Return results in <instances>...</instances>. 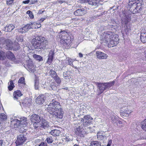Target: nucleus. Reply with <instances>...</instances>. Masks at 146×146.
<instances>
[{
	"label": "nucleus",
	"mask_w": 146,
	"mask_h": 146,
	"mask_svg": "<svg viewBox=\"0 0 146 146\" xmlns=\"http://www.w3.org/2000/svg\"><path fill=\"white\" fill-rule=\"evenodd\" d=\"M75 133L76 135L79 136L83 137L84 136L85 132L82 127L81 126H79L75 129Z\"/></svg>",
	"instance_id": "f8f14e48"
},
{
	"label": "nucleus",
	"mask_w": 146,
	"mask_h": 146,
	"mask_svg": "<svg viewBox=\"0 0 146 146\" xmlns=\"http://www.w3.org/2000/svg\"><path fill=\"white\" fill-rule=\"evenodd\" d=\"M106 29V27L104 26H101L99 28V31H102L105 29Z\"/></svg>",
	"instance_id": "de8ad7c7"
},
{
	"label": "nucleus",
	"mask_w": 146,
	"mask_h": 146,
	"mask_svg": "<svg viewBox=\"0 0 146 146\" xmlns=\"http://www.w3.org/2000/svg\"><path fill=\"white\" fill-rule=\"evenodd\" d=\"M68 74H63L64 77V78L66 79H69V76L67 75Z\"/></svg>",
	"instance_id": "5fc2aeb1"
},
{
	"label": "nucleus",
	"mask_w": 146,
	"mask_h": 146,
	"mask_svg": "<svg viewBox=\"0 0 146 146\" xmlns=\"http://www.w3.org/2000/svg\"><path fill=\"white\" fill-rule=\"evenodd\" d=\"M53 59V58H51V57H48V60L47 61V63L48 64L50 65L52 62V61Z\"/></svg>",
	"instance_id": "c03bdc74"
},
{
	"label": "nucleus",
	"mask_w": 146,
	"mask_h": 146,
	"mask_svg": "<svg viewBox=\"0 0 146 146\" xmlns=\"http://www.w3.org/2000/svg\"><path fill=\"white\" fill-rule=\"evenodd\" d=\"M24 28L26 31V32L31 29V27H30V24H27L24 26Z\"/></svg>",
	"instance_id": "e433bc0d"
},
{
	"label": "nucleus",
	"mask_w": 146,
	"mask_h": 146,
	"mask_svg": "<svg viewBox=\"0 0 146 146\" xmlns=\"http://www.w3.org/2000/svg\"><path fill=\"white\" fill-rule=\"evenodd\" d=\"M5 44L6 45L8 49L12 50L13 48V47L12 45V42L11 40L7 39L5 40Z\"/></svg>",
	"instance_id": "4be33fe9"
},
{
	"label": "nucleus",
	"mask_w": 146,
	"mask_h": 146,
	"mask_svg": "<svg viewBox=\"0 0 146 146\" xmlns=\"http://www.w3.org/2000/svg\"><path fill=\"white\" fill-rule=\"evenodd\" d=\"M39 146H47V144L44 142L41 143Z\"/></svg>",
	"instance_id": "6e6d98bb"
},
{
	"label": "nucleus",
	"mask_w": 146,
	"mask_h": 146,
	"mask_svg": "<svg viewBox=\"0 0 146 146\" xmlns=\"http://www.w3.org/2000/svg\"><path fill=\"white\" fill-rule=\"evenodd\" d=\"M111 143H112V140H109L107 145H108V146H110L111 145Z\"/></svg>",
	"instance_id": "bf43d9fd"
},
{
	"label": "nucleus",
	"mask_w": 146,
	"mask_h": 146,
	"mask_svg": "<svg viewBox=\"0 0 146 146\" xmlns=\"http://www.w3.org/2000/svg\"><path fill=\"white\" fill-rule=\"evenodd\" d=\"M97 136L98 139L100 140H103L106 137L105 136L103 135L100 133H98Z\"/></svg>",
	"instance_id": "c756f323"
},
{
	"label": "nucleus",
	"mask_w": 146,
	"mask_h": 146,
	"mask_svg": "<svg viewBox=\"0 0 146 146\" xmlns=\"http://www.w3.org/2000/svg\"><path fill=\"white\" fill-rule=\"evenodd\" d=\"M91 146H100L101 143L100 141H92L90 143Z\"/></svg>",
	"instance_id": "a878e982"
},
{
	"label": "nucleus",
	"mask_w": 146,
	"mask_h": 146,
	"mask_svg": "<svg viewBox=\"0 0 146 146\" xmlns=\"http://www.w3.org/2000/svg\"><path fill=\"white\" fill-rule=\"evenodd\" d=\"M117 117L115 115H112L111 117V119L112 121L114 123H117Z\"/></svg>",
	"instance_id": "72a5a7b5"
},
{
	"label": "nucleus",
	"mask_w": 146,
	"mask_h": 146,
	"mask_svg": "<svg viewBox=\"0 0 146 146\" xmlns=\"http://www.w3.org/2000/svg\"><path fill=\"white\" fill-rule=\"evenodd\" d=\"M15 31H17L21 33H25L26 32V31L24 28V27H23L20 29H16Z\"/></svg>",
	"instance_id": "7c9ffc66"
},
{
	"label": "nucleus",
	"mask_w": 146,
	"mask_h": 146,
	"mask_svg": "<svg viewBox=\"0 0 146 146\" xmlns=\"http://www.w3.org/2000/svg\"><path fill=\"white\" fill-rule=\"evenodd\" d=\"M142 0H132L129 3L130 6L129 10L132 13L135 14L141 11Z\"/></svg>",
	"instance_id": "7ed1b4c3"
},
{
	"label": "nucleus",
	"mask_w": 146,
	"mask_h": 146,
	"mask_svg": "<svg viewBox=\"0 0 146 146\" xmlns=\"http://www.w3.org/2000/svg\"><path fill=\"white\" fill-rule=\"evenodd\" d=\"M88 2V3L89 4L92 5L93 0L90 1V0H89V2H88Z\"/></svg>",
	"instance_id": "052dcab7"
},
{
	"label": "nucleus",
	"mask_w": 146,
	"mask_h": 146,
	"mask_svg": "<svg viewBox=\"0 0 146 146\" xmlns=\"http://www.w3.org/2000/svg\"><path fill=\"white\" fill-rule=\"evenodd\" d=\"M79 57H82L83 56V54L81 53H79Z\"/></svg>",
	"instance_id": "0e129e2a"
},
{
	"label": "nucleus",
	"mask_w": 146,
	"mask_h": 146,
	"mask_svg": "<svg viewBox=\"0 0 146 146\" xmlns=\"http://www.w3.org/2000/svg\"><path fill=\"white\" fill-rule=\"evenodd\" d=\"M86 11L83 9H79L75 11L74 13V14L75 15L80 16L84 15Z\"/></svg>",
	"instance_id": "6ab92c4d"
},
{
	"label": "nucleus",
	"mask_w": 146,
	"mask_h": 146,
	"mask_svg": "<svg viewBox=\"0 0 146 146\" xmlns=\"http://www.w3.org/2000/svg\"><path fill=\"white\" fill-rule=\"evenodd\" d=\"M20 49V46L19 45H18L16 48H14L13 49V50L15 51L18 50Z\"/></svg>",
	"instance_id": "864d4df0"
},
{
	"label": "nucleus",
	"mask_w": 146,
	"mask_h": 146,
	"mask_svg": "<svg viewBox=\"0 0 146 146\" xmlns=\"http://www.w3.org/2000/svg\"><path fill=\"white\" fill-rule=\"evenodd\" d=\"M100 2L99 0H93L92 5L96 6Z\"/></svg>",
	"instance_id": "a18cd8bd"
},
{
	"label": "nucleus",
	"mask_w": 146,
	"mask_h": 146,
	"mask_svg": "<svg viewBox=\"0 0 146 146\" xmlns=\"http://www.w3.org/2000/svg\"><path fill=\"white\" fill-rule=\"evenodd\" d=\"M3 143V141L2 140H0V146H2Z\"/></svg>",
	"instance_id": "774afa93"
},
{
	"label": "nucleus",
	"mask_w": 146,
	"mask_h": 146,
	"mask_svg": "<svg viewBox=\"0 0 146 146\" xmlns=\"http://www.w3.org/2000/svg\"><path fill=\"white\" fill-rule=\"evenodd\" d=\"M48 41L45 38L42 36H37V50L45 48ZM38 50H37V51Z\"/></svg>",
	"instance_id": "0eeeda50"
},
{
	"label": "nucleus",
	"mask_w": 146,
	"mask_h": 146,
	"mask_svg": "<svg viewBox=\"0 0 146 146\" xmlns=\"http://www.w3.org/2000/svg\"><path fill=\"white\" fill-rule=\"evenodd\" d=\"M37 60H38V62H42L43 61L42 57L40 55H37Z\"/></svg>",
	"instance_id": "49530a36"
},
{
	"label": "nucleus",
	"mask_w": 146,
	"mask_h": 146,
	"mask_svg": "<svg viewBox=\"0 0 146 146\" xmlns=\"http://www.w3.org/2000/svg\"><path fill=\"white\" fill-rule=\"evenodd\" d=\"M44 11H45L44 10H42V9H41L39 11L38 13L39 14H41Z\"/></svg>",
	"instance_id": "13d9d810"
},
{
	"label": "nucleus",
	"mask_w": 146,
	"mask_h": 146,
	"mask_svg": "<svg viewBox=\"0 0 146 146\" xmlns=\"http://www.w3.org/2000/svg\"><path fill=\"white\" fill-rule=\"evenodd\" d=\"M13 0H8L7 1V5H11L13 2Z\"/></svg>",
	"instance_id": "3c124183"
},
{
	"label": "nucleus",
	"mask_w": 146,
	"mask_h": 146,
	"mask_svg": "<svg viewBox=\"0 0 146 146\" xmlns=\"http://www.w3.org/2000/svg\"><path fill=\"white\" fill-rule=\"evenodd\" d=\"M141 127L144 130L146 131V119L142 122Z\"/></svg>",
	"instance_id": "c9c22d12"
},
{
	"label": "nucleus",
	"mask_w": 146,
	"mask_h": 146,
	"mask_svg": "<svg viewBox=\"0 0 146 146\" xmlns=\"http://www.w3.org/2000/svg\"><path fill=\"white\" fill-rule=\"evenodd\" d=\"M64 2H65V1H63L62 0H59L58 1V2L59 3H60V4H62V3H64Z\"/></svg>",
	"instance_id": "e2e57ef3"
},
{
	"label": "nucleus",
	"mask_w": 146,
	"mask_h": 146,
	"mask_svg": "<svg viewBox=\"0 0 146 146\" xmlns=\"http://www.w3.org/2000/svg\"><path fill=\"white\" fill-rule=\"evenodd\" d=\"M5 56V53L2 50H0V60L2 59Z\"/></svg>",
	"instance_id": "79ce46f5"
},
{
	"label": "nucleus",
	"mask_w": 146,
	"mask_h": 146,
	"mask_svg": "<svg viewBox=\"0 0 146 146\" xmlns=\"http://www.w3.org/2000/svg\"><path fill=\"white\" fill-rule=\"evenodd\" d=\"M126 122L124 121H118L117 123V125L119 127H121L123 126L124 125L126 124Z\"/></svg>",
	"instance_id": "2f4dec72"
},
{
	"label": "nucleus",
	"mask_w": 146,
	"mask_h": 146,
	"mask_svg": "<svg viewBox=\"0 0 146 146\" xmlns=\"http://www.w3.org/2000/svg\"><path fill=\"white\" fill-rule=\"evenodd\" d=\"M45 19V18H41L40 19V21L41 22H42Z\"/></svg>",
	"instance_id": "69168bd1"
},
{
	"label": "nucleus",
	"mask_w": 146,
	"mask_h": 146,
	"mask_svg": "<svg viewBox=\"0 0 146 146\" xmlns=\"http://www.w3.org/2000/svg\"><path fill=\"white\" fill-rule=\"evenodd\" d=\"M15 28V26L12 24L7 25L3 29L5 32H10Z\"/></svg>",
	"instance_id": "f3484780"
},
{
	"label": "nucleus",
	"mask_w": 146,
	"mask_h": 146,
	"mask_svg": "<svg viewBox=\"0 0 146 146\" xmlns=\"http://www.w3.org/2000/svg\"><path fill=\"white\" fill-rule=\"evenodd\" d=\"M89 0H80L79 2L81 3H84L89 2Z\"/></svg>",
	"instance_id": "603ef678"
},
{
	"label": "nucleus",
	"mask_w": 146,
	"mask_h": 146,
	"mask_svg": "<svg viewBox=\"0 0 146 146\" xmlns=\"http://www.w3.org/2000/svg\"><path fill=\"white\" fill-rule=\"evenodd\" d=\"M17 38L18 42H22L23 40V39L22 36H20L18 37Z\"/></svg>",
	"instance_id": "8fccbe9b"
},
{
	"label": "nucleus",
	"mask_w": 146,
	"mask_h": 146,
	"mask_svg": "<svg viewBox=\"0 0 146 146\" xmlns=\"http://www.w3.org/2000/svg\"><path fill=\"white\" fill-rule=\"evenodd\" d=\"M45 98L43 95H41L37 97V104H42L44 102Z\"/></svg>",
	"instance_id": "aec40b11"
},
{
	"label": "nucleus",
	"mask_w": 146,
	"mask_h": 146,
	"mask_svg": "<svg viewBox=\"0 0 146 146\" xmlns=\"http://www.w3.org/2000/svg\"><path fill=\"white\" fill-rule=\"evenodd\" d=\"M39 24H38L37 23V28H39L41 26V25L40 24V23H39Z\"/></svg>",
	"instance_id": "680f3d73"
},
{
	"label": "nucleus",
	"mask_w": 146,
	"mask_h": 146,
	"mask_svg": "<svg viewBox=\"0 0 146 146\" xmlns=\"http://www.w3.org/2000/svg\"><path fill=\"white\" fill-rule=\"evenodd\" d=\"M26 138L23 134L19 135L17 137V139L15 142L17 146L21 145L25 141Z\"/></svg>",
	"instance_id": "9d476101"
},
{
	"label": "nucleus",
	"mask_w": 146,
	"mask_h": 146,
	"mask_svg": "<svg viewBox=\"0 0 146 146\" xmlns=\"http://www.w3.org/2000/svg\"><path fill=\"white\" fill-rule=\"evenodd\" d=\"M121 16L122 17L121 19L123 21L125 22V28L127 29L128 28L126 24L129 20V15L127 13H123L121 15Z\"/></svg>",
	"instance_id": "9b49d317"
},
{
	"label": "nucleus",
	"mask_w": 146,
	"mask_h": 146,
	"mask_svg": "<svg viewBox=\"0 0 146 146\" xmlns=\"http://www.w3.org/2000/svg\"><path fill=\"white\" fill-rule=\"evenodd\" d=\"M29 2V0H27L24 1H23V3L25 4H28Z\"/></svg>",
	"instance_id": "4d7b16f0"
},
{
	"label": "nucleus",
	"mask_w": 146,
	"mask_h": 146,
	"mask_svg": "<svg viewBox=\"0 0 146 146\" xmlns=\"http://www.w3.org/2000/svg\"><path fill=\"white\" fill-rule=\"evenodd\" d=\"M7 58L9 59L12 60H14L15 58L14 54L11 51H8L6 53Z\"/></svg>",
	"instance_id": "412c9836"
},
{
	"label": "nucleus",
	"mask_w": 146,
	"mask_h": 146,
	"mask_svg": "<svg viewBox=\"0 0 146 146\" xmlns=\"http://www.w3.org/2000/svg\"><path fill=\"white\" fill-rule=\"evenodd\" d=\"M31 120L32 123L31 124H33L35 129L36 128V115L35 114L32 115L31 116Z\"/></svg>",
	"instance_id": "a211bd4d"
},
{
	"label": "nucleus",
	"mask_w": 146,
	"mask_h": 146,
	"mask_svg": "<svg viewBox=\"0 0 146 146\" xmlns=\"http://www.w3.org/2000/svg\"><path fill=\"white\" fill-rule=\"evenodd\" d=\"M115 81H113L110 83H101L96 82V84L98 86V95H99L102 93L104 91L107 89L109 88L114 84Z\"/></svg>",
	"instance_id": "39448f33"
},
{
	"label": "nucleus",
	"mask_w": 146,
	"mask_h": 146,
	"mask_svg": "<svg viewBox=\"0 0 146 146\" xmlns=\"http://www.w3.org/2000/svg\"><path fill=\"white\" fill-rule=\"evenodd\" d=\"M60 133V130L56 129L52 130L50 132V134L54 136H59Z\"/></svg>",
	"instance_id": "b1692460"
},
{
	"label": "nucleus",
	"mask_w": 146,
	"mask_h": 146,
	"mask_svg": "<svg viewBox=\"0 0 146 146\" xmlns=\"http://www.w3.org/2000/svg\"><path fill=\"white\" fill-rule=\"evenodd\" d=\"M6 40H5L4 37H1L0 38V44H5V41Z\"/></svg>",
	"instance_id": "58836bf2"
},
{
	"label": "nucleus",
	"mask_w": 146,
	"mask_h": 146,
	"mask_svg": "<svg viewBox=\"0 0 146 146\" xmlns=\"http://www.w3.org/2000/svg\"><path fill=\"white\" fill-rule=\"evenodd\" d=\"M20 121L21 122V123L22 125L23 126L26 127L27 123V118L24 117H21L20 118Z\"/></svg>",
	"instance_id": "393cba45"
},
{
	"label": "nucleus",
	"mask_w": 146,
	"mask_h": 146,
	"mask_svg": "<svg viewBox=\"0 0 146 146\" xmlns=\"http://www.w3.org/2000/svg\"><path fill=\"white\" fill-rule=\"evenodd\" d=\"M25 67L29 72L32 73L35 72L36 69H34V66L33 65V62L31 60H29L27 62V65Z\"/></svg>",
	"instance_id": "1a4fd4ad"
},
{
	"label": "nucleus",
	"mask_w": 146,
	"mask_h": 146,
	"mask_svg": "<svg viewBox=\"0 0 146 146\" xmlns=\"http://www.w3.org/2000/svg\"><path fill=\"white\" fill-rule=\"evenodd\" d=\"M93 118L89 115H87L84 116L83 118L81 119V126L83 124L84 126L89 125L91 123V121L90 120H92Z\"/></svg>",
	"instance_id": "6e6552de"
},
{
	"label": "nucleus",
	"mask_w": 146,
	"mask_h": 146,
	"mask_svg": "<svg viewBox=\"0 0 146 146\" xmlns=\"http://www.w3.org/2000/svg\"><path fill=\"white\" fill-rule=\"evenodd\" d=\"M117 35H114L111 32L108 31L102 33L100 37L101 42L109 47H114L119 43V39L116 38Z\"/></svg>",
	"instance_id": "f257e3e1"
},
{
	"label": "nucleus",
	"mask_w": 146,
	"mask_h": 146,
	"mask_svg": "<svg viewBox=\"0 0 146 146\" xmlns=\"http://www.w3.org/2000/svg\"><path fill=\"white\" fill-rule=\"evenodd\" d=\"M59 37L61 39L60 42L63 45L64 47L67 49L70 47V45L71 43V38L66 32L64 31L60 33Z\"/></svg>",
	"instance_id": "20e7f679"
},
{
	"label": "nucleus",
	"mask_w": 146,
	"mask_h": 146,
	"mask_svg": "<svg viewBox=\"0 0 146 146\" xmlns=\"http://www.w3.org/2000/svg\"><path fill=\"white\" fill-rule=\"evenodd\" d=\"M9 86H8V88L9 91H11L12 90L15 86L14 85V83L12 80L10 81L8 83Z\"/></svg>",
	"instance_id": "c85d7f7f"
},
{
	"label": "nucleus",
	"mask_w": 146,
	"mask_h": 146,
	"mask_svg": "<svg viewBox=\"0 0 146 146\" xmlns=\"http://www.w3.org/2000/svg\"><path fill=\"white\" fill-rule=\"evenodd\" d=\"M27 13L28 15L31 18H33L34 17V16L33 13L30 11H28L27 12Z\"/></svg>",
	"instance_id": "4c0bfd02"
},
{
	"label": "nucleus",
	"mask_w": 146,
	"mask_h": 146,
	"mask_svg": "<svg viewBox=\"0 0 146 146\" xmlns=\"http://www.w3.org/2000/svg\"><path fill=\"white\" fill-rule=\"evenodd\" d=\"M7 119V116L3 113L0 114V121L3 122L5 121Z\"/></svg>",
	"instance_id": "cd10ccee"
},
{
	"label": "nucleus",
	"mask_w": 146,
	"mask_h": 146,
	"mask_svg": "<svg viewBox=\"0 0 146 146\" xmlns=\"http://www.w3.org/2000/svg\"><path fill=\"white\" fill-rule=\"evenodd\" d=\"M26 127L23 126V125L21 126L20 127L19 131L21 133H23L26 131Z\"/></svg>",
	"instance_id": "f704fd0d"
},
{
	"label": "nucleus",
	"mask_w": 146,
	"mask_h": 146,
	"mask_svg": "<svg viewBox=\"0 0 146 146\" xmlns=\"http://www.w3.org/2000/svg\"><path fill=\"white\" fill-rule=\"evenodd\" d=\"M38 112H40V113L37 115V125H40L41 128L45 129L47 128L49 126V122L43 118L40 114L43 115V112L41 110H38Z\"/></svg>",
	"instance_id": "423d86ee"
},
{
	"label": "nucleus",
	"mask_w": 146,
	"mask_h": 146,
	"mask_svg": "<svg viewBox=\"0 0 146 146\" xmlns=\"http://www.w3.org/2000/svg\"><path fill=\"white\" fill-rule=\"evenodd\" d=\"M96 53L97 58L99 59H106L108 56L106 53L99 51H96Z\"/></svg>",
	"instance_id": "ddd939ff"
},
{
	"label": "nucleus",
	"mask_w": 146,
	"mask_h": 146,
	"mask_svg": "<svg viewBox=\"0 0 146 146\" xmlns=\"http://www.w3.org/2000/svg\"><path fill=\"white\" fill-rule=\"evenodd\" d=\"M18 82L22 84H25V78L24 77H21L19 80Z\"/></svg>",
	"instance_id": "a19ab883"
},
{
	"label": "nucleus",
	"mask_w": 146,
	"mask_h": 146,
	"mask_svg": "<svg viewBox=\"0 0 146 146\" xmlns=\"http://www.w3.org/2000/svg\"><path fill=\"white\" fill-rule=\"evenodd\" d=\"M22 95V94L21 93V92L19 90H18L15 91L13 93V98L14 100H17L18 99L19 97Z\"/></svg>",
	"instance_id": "5701e85b"
},
{
	"label": "nucleus",
	"mask_w": 146,
	"mask_h": 146,
	"mask_svg": "<svg viewBox=\"0 0 146 146\" xmlns=\"http://www.w3.org/2000/svg\"><path fill=\"white\" fill-rule=\"evenodd\" d=\"M50 76L54 79L56 83L58 85H60L61 82V80L58 76L57 74H50Z\"/></svg>",
	"instance_id": "4468645a"
},
{
	"label": "nucleus",
	"mask_w": 146,
	"mask_h": 146,
	"mask_svg": "<svg viewBox=\"0 0 146 146\" xmlns=\"http://www.w3.org/2000/svg\"><path fill=\"white\" fill-rule=\"evenodd\" d=\"M54 55V51L52 50H51L49 52V54L48 55V57L53 58Z\"/></svg>",
	"instance_id": "37998d69"
},
{
	"label": "nucleus",
	"mask_w": 146,
	"mask_h": 146,
	"mask_svg": "<svg viewBox=\"0 0 146 146\" xmlns=\"http://www.w3.org/2000/svg\"><path fill=\"white\" fill-rule=\"evenodd\" d=\"M76 62H77L73 61V59L69 58H68V59L67 60V63L68 64L73 67H74V64Z\"/></svg>",
	"instance_id": "bb28decb"
},
{
	"label": "nucleus",
	"mask_w": 146,
	"mask_h": 146,
	"mask_svg": "<svg viewBox=\"0 0 146 146\" xmlns=\"http://www.w3.org/2000/svg\"><path fill=\"white\" fill-rule=\"evenodd\" d=\"M36 40L35 38H33L32 40V41H31V43L32 44L35 46H35L36 45V41H35Z\"/></svg>",
	"instance_id": "09e8293b"
},
{
	"label": "nucleus",
	"mask_w": 146,
	"mask_h": 146,
	"mask_svg": "<svg viewBox=\"0 0 146 146\" xmlns=\"http://www.w3.org/2000/svg\"><path fill=\"white\" fill-rule=\"evenodd\" d=\"M129 106H127L125 108L123 109L122 108L120 110L121 113L124 114H126L128 115L131 113L132 112V111L130 109Z\"/></svg>",
	"instance_id": "dca6fc26"
},
{
	"label": "nucleus",
	"mask_w": 146,
	"mask_h": 146,
	"mask_svg": "<svg viewBox=\"0 0 146 146\" xmlns=\"http://www.w3.org/2000/svg\"><path fill=\"white\" fill-rule=\"evenodd\" d=\"M46 140L48 143H51L53 141L54 139L52 136H49L46 138Z\"/></svg>",
	"instance_id": "473e14b6"
},
{
	"label": "nucleus",
	"mask_w": 146,
	"mask_h": 146,
	"mask_svg": "<svg viewBox=\"0 0 146 146\" xmlns=\"http://www.w3.org/2000/svg\"><path fill=\"white\" fill-rule=\"evenodd\" d=\"M60 107L59 102H56L55 100H52L47 108L50 115L54 117L62 118L63 116V112Z\"/></svg>",
	"instance_id": "f03ea898"
},
{
	"label": "nucleus",
	"mask_w": 146,
	"mask_h": 146,
	"mask_svg": "<svg viewBox=\"0 0 146 146\" xmlns=\"http://www.w3.org/2000/svg\"><path fill=\"white\" fill-rule=\"evenodd\" d=\"M30 24V27H31V29H34L36 28V23L35 22L33 23H31Z\"/></svg>",
	"instance_id": "ea45409f"
},
{
	"label": "nucleus",
	"mask_w": 146,
	"mask_h": 146,
	"mask_svg": "<svg viewBox=\"0 0 146 146\" xmlns=\"http://www.w3.org/2000/svg\"><path fill=\"white\" fill-rule=\"evenodd\" d=\"M36 78L35 80V89H36Z\"/></svg>",
	"instance_id": "338daca9"
},
{
	"label": "nucleus",
	"mask_w": 146,
	"mask_h": 146,
	"mask_svg": "<svg viewBox=\"0 0 146 146\" xmlns=\"http://www.w3.org/2000/svg\"><path fill=\"white\" fill-rule=\"evenodd\" d=\"M11 123L13 124L15 127H18L22 125L20 120L16 119H12L11 121Z\"/></svg>",
	"instance_id": "2eb2a0df"
}]
</instances>
